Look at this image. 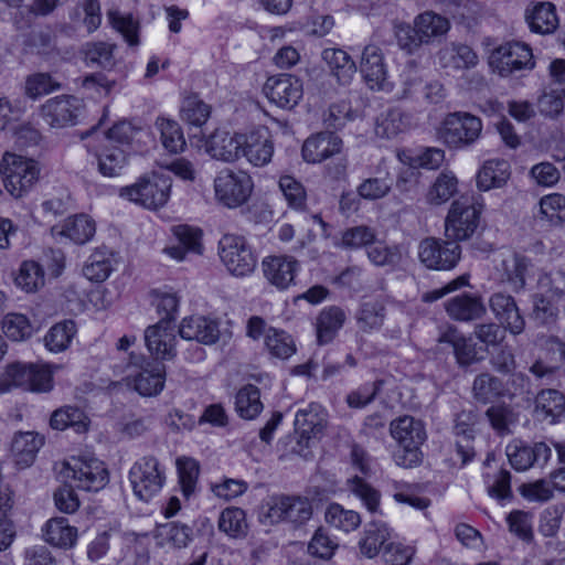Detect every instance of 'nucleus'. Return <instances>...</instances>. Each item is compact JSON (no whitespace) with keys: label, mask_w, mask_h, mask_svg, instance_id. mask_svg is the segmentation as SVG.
I'll use <instances>...</instances> for the list:
<instances>
[{"label":"nucleus","mask_w":565,"mask_h":565,"mask_svg":"<svg viewBox=\"0 0 565 565\" xmlns=\"http://www.w3.org/2000/svg\"><path fill=\"white\" fill-rule=\"evenodd\" d=\"M60 478L71 487L97 492L108 482V471L100 460L86 457H70L55 463Z\"/></svg>","instance_id":"nucleus-1"},{"label":"nucleus","mask_w":565,"mask_h":565,"mask_svg":"<svg viewBox=\"0 0 565 565\" xmlns=\"http://www.w3.org/2000/svg\"><path fill=\"white\" fill-rule=\"evenodd\" d=\"M311 516V502L299 495L274 494L264 500L259 509V521L265 525L288 522L300 526Z\"/></svg>","instance_id":"nucleus-2"},{"label":"nucleus","mask_w":565,"mask_h":565,"mask_svg":"<svg viewBox=\"0 0 565 565\" xmlns=\"http://www.w3.org/2000/svg\"><path fill=\"white\" fill-rule=\"evenodd\" d=\"M12 388L47 393L53 388L52 373L43 365L13 362L0 371V394Z\"/></svg>","instance_id":"nucleus-3"},{"label":"nucleus","mask_w":565,"mask_h":565,"mask_svg":"<svg viewBox=\"0 0 565 565\" xmlns=\"http://www.w3.org/2000/svg\"><path fill=\"white\" fill-rule=\"evenodd\" d=\"M482 131L479 117L465 111H455L445 116L438 129V139L449 149H465L473 145Z\"/></svg>","instance_id":"nucleus-4"},{"label":"nucleus","mask_w":565,"mask_h":565,"mask_svg":"<svg viewBox=\"0 0 565 565\" xmlns=\"http://www.w3.org/2000/svg\"><path fill=\"white\" fill-rule=\"evenodd\" d=\"M0 173L6 190L13 198L20 199L38 182L40 168L33 159L6 152L0 162Z\"/></svg>","instance_id":"nucleus-5"},{"label":"nucleus","mask_w":565,"mask_h":565,"mask_svg":"<svg viewBox=\"0 0 565 565\" xmlns=\"http://www.w3.org/2000/svg\"><path fill=\"white\" fill-rule=\"evenodd\" d=\"M172 180L169 175L151 173L140 177L134 184L120 189V196L149 210H157L168 202Z\"/></svg>","instance_id":"nucleus-6"},{"label":"nucleus","mask_w":565,"mask_h":565,"mask_svg":"<svg viewBox=\"0 0 565 565\" xmlns=\"http://www.w3.org/2000/svg\"><path fill=\"white\" fill-rule=\"evenodd\" d=\"M214 199L226 209H237L246 204L254 190L252 177L242 170H221L213 181Z\"/></svg>","instance_id":"nucleus-7"},{"label":"nucleus","mask_w":565,"mask_h":565,"mask_svg":"<svg viewBox=\"0 0 565 565\" xmlns=\"http://www.w3.org/2000/svg\"><path fill=\"white\" fill-rule=\"evenodd\" d=\"M481 212L482 204L473 196L455 200L445 222L447 238L456 243L469 239L479 225Z\"/></svg>","instance_id":"nucleus-8"},{"label":"nucleus","mask_w":565,"mask_h":565,"mask_svg":"<svg viewBox=\"0 0 565 565\" xmlns=\"http://www.w3.org/2000/svg\"><path fill=\"white\" fill-rule=\"evenodd\" d=\"M218 255L226 269L236 277L248 276L257 264L252 247L241 235H223L218 242Z\"/></svg>","instance_id":"nucleus-9"},{"label":"nucleus","mask_w":565,"mask_h":565,"mask_svg":"<svg viewBox=\"0 0 565 565\" xmlns=\"http://www.w3.org/2000/svg\"><path fill=\"white\" fill-rule=\"evenodd\" d=\"M489 65L493 72L502 77L535 66L532 50L521 42H507L495 47L489 57Z\"/></svg>","instance_id":"nucleus-10"},{"label":"nucleus","mask_w":565,"mask_h":565,"mask_svg":"<svg viewBox=\"0 0 565 565\" xmlns=\"http://www.w3.org/2000/svg\"><path fill=\"white\" fill-rule=\"evenodd\" d=\"M164 479V471L153 456L140 458L129 471L134 493L142 501H149L154 497L161 490Z\"/></svg>","instance_id":"nucleus-11"},{"label":"nucleus","mask_w":565,"mask_h":565,"mask_svg":"<svg viewBox=\"0 0 565 565\" xmlns=\"http://www.w3.org/2000/svg\"><path fill=\"white\" fill-rule=\"evenodd\" d=\"M391 436L397 441L394 461L402 468H414L422 462L420 445L426 439L424 426H391Z\"/></svg>","instance_id":"nucleus-12"},{"label":"nucleus","mask_w":565,"mask_h":565,"mask_svg":"<svg viewBox=\"0 0 565 565\" xmlns=\"http://www.w3.org/2000/svg\"><path fill=\"white\" fill-rule=\"evenodd\" d=\"M494 274L501 282L518 292L524 289L527 278L534 275V264L520 253L504 252L494 260Z\"/></svg>","instance_id":"nucleus-13"},{"label":"nucleus","mask_w":565,"mask_h":565,"mask_svg":"<svg viewBox=\"0 0 565 565\" xmlns=\"http://www.w3.org/2000/svg\"><path fill=\"white\" fill-rule=\"evenodd\" d=\"M130 362L127 369H135L129 372L126 379H132L134 388L142 396H152L160 393L164 385V365L160 362H147L143 365V359L135 353H130Z\"/></svg>","instance_id":"nucleus-14"},{"label":"nucleus","mask_w":565,"mask_h":565,"mask_svg":"<svg viewBox=\"0 0 565 565\" xmlns=\"http://www.w3.org/2000/svg\"><path fill=\"white\" fill-rule=\"evenodd\" d=\"M83 108L82 99L73 95H60L41 105L40 116L50 127L64 128L77 124Z\"/></svg>","instance_id":"nucleus-15"},{"label":"nucleus","mask_w":565,"mask_h":565,"mask_svg":"<svg viewBox=\"0 0 565 565\" xmlns=\"http://www.w3.org/2000/svg\"><path fill=\"white\" fill-rule=\"evenodd\" d=\"M460 255L459 244L451 239L444 242L436 238H425L418 247V257L429 269H452L459 262Z\"/></svg>","instance_id":"nucleus-16"},{"label":"nucleus","mask_w":565,"mask_h":565,"mask_svg":"<svg viewBox=\"0 0 565 565\" xmlns=\"http://www.w3.org/2000/svg\"><path fill=\"white\" fill-rule=\"evenodd\" d=\"M267 98L281 108L290 109L302 98L301 81L290 74L270 76L264 86Z\"/></svg>","instance_id":"nucleus-17"},{"label":"nucleus","mask_w":565,"mask_h":565,"mask_svg":"<svg viewBox=\"0 0 565 565\" xmlns=\"http://www.w3.org/2000/svg\"><path fill=\"white\" fill-rule=\"evenodd\" d=\"M274 154V142L269 130L259 127L244 134L241 158H245L254 167L268 164Z\"/></svg>","instance_id":"nucleus-18"},{"label":"nucleus","mask_w":565,"mask_h":565,"mask_svg":"<svg viewBox=\"0 0 565 565\" xmlns=\"http://www.w3.org/2000/svg\"><path fill=\"white\" fill-rule=\"evenodd\" d=\"M509 462L516 471H525L535 463L545 465L551 455V448L544 443L529 446L522 440H513L505 449Z\"/></svg>","instance_id":"nucleus-19"},{"label":"nucleus","mask_w":565,"mask_h":565,"mask_svg":"<svg viewBox=\"0 0 565 565\" xmlns=\"http://www.w3.org/2000/svg\"><path fill=\"white\" fill-rule=\"evenodd\" d=\"M267 281L279 290H286L295 284L300 265L292 256H268L262 262Z\"/></svg>","instance_id":"nucleus-20"},{"label":"nucleus","mask_w":565,"mask_h":565,"mask_svg":"<svg viewBox=\"0 0 565 565\" xmlns=\"http://www.w3.org/2000/svg\"><path fill=\"white\" fill-rule=\"evenodd\" d=\"M145 341L149 352L156 359L171 360L175 356V334L172 323L167 319H161L154 326H150L145 331Z\"/></svg>","instance_id":"nucleus-21"},{"label":"nucleus","mask_w":565,"mask_h":565,"mask_svg":"<svg viewBox=\"0 0 565 565\" xmlns=\"http://www.w3.org/2000/svg\"><path fill=\"white\" fill-rule=\"evenodd\" d=\"M244 134L216 129L206 140V152L216 160L235 162L241 159Z\"/></svg>","instance_id":"nucleus-22"},{"label":"nucleus","mask_w":565,"mask_h":565,"mask_svg":"<svg viewBox=\"0 0 565 565\" xmlns=\"http://www.w3.org/2000/svg\"><path fill=\"white\" fill-rule=\"evenodd\" d=\"M342 139L332 132H319L309 137L302 146V158L309 163H320L341 153Z\"/></svg>","instance_id":"nucleus-23"},{"label":"nucleus","mask_w":565,"mask_h":565,"mask_svg":"<svg viewBox=\"0 0 565 565\" xmlns=\"http://www.w3.org/2000/svg\"><path fill=\"white\" fill-rule=\"evenodd\" d=\"M220 333L218 322L205 316L186 317L179 327V334L182 339L206 345L216 343Z\"/></svg>","instance_id":"nucleus-24"},{"label":"nucleus","mask_w":565,"mask_h":565,"mask_svg":"<svg viewBox=\"0 0 565 565\" xmlns=\"http://www.w3.org/2000/svg\"><path fill=\"white\" fill-rule=\"evenodd\" d=\"M44 445V437L36 431H19L11 443V455L19 469L33 465L36 455Z\"/></svg>","instance_id":"nucleus-25"},{"label":"nucleus","mask_w":565,"mask_h":565,"mask_svg":"<svg viewBox=\"0 0 565 565\" xmlns=\"http://www.w3.org/2000/svg\"><path fill=\"white\" fill-rule=\"evenodd\" d=\"M360 70L370 88H384L386 82V66L382 50L379 46L370 44L364 47Z\"/></svg>","instance_id":"nucleus-26"},{"label":"nucleus","mask_w":565,"mask_h":565,"mask_svg":"<svg viewBox=\"0 0 565 565\" xmlns=\"http://www.w3.org/2000/svg\"><path fill=\"white\" fill-rule=\"evenodd\" d=\"M535 418L556 424L565 422V396L556 390H542L535 398Z\"/></svg>","instance_id":"nucleus-27"},{"label":"nucleus","mask_w":565,"mask_h":565,"mask_svg":"<svg viewBox=\"0 0 565 565\" xmlns=\"http://www.w3.org/2000/svg\"><path fill=\"white\" fill-rule=\"evenodd\" d=\"M490 308L495 317L512 334H520L523 332L525 321L521 316L513 297L501 292L494 294L490 298Z\"/></svg>","instance_id":"nucleus-28"},{"label":"nucleus","mask_w":565,"mask_h":565,"mask_svg":"<svg viewBox=\"0 0 565 565\" xmlns=\"http://www.w3.org/2000/svg\"><path fill=\"white\" fill-rule=\"evenodd\" d=\"M95 222L85 214L67 217L62 225L52 227L55 237H64L75 244L87 243L95 234Z\"/></svg>","instance_id":"nucleus-29"},{"label":"nucleus","mask_w":565,"mask_h":565,"mask_svg":"<svg viewBox=\"0 0 565 565\" xmlns=\"http://www.w3.org/2000/svg\"><path fill=\"white\" fill-rule=\"evenodd\" d=\"M439 64L445 68L470 70L477 66L479 57L467 44L451 42L438 52Z\"/></svg>","instance_id":"nucleus-30"},{"label":"nucleus","mask_w":565,"mask_h":565,"mask_svg":"<svg viewBox=\"0 0 565 565\" xmlns=\"http://www.w3.org/2000/svg\"><path fill=\"white\" fill-rule=\"evenodd\" d=\"M386 302L383 298L364 299L355 313L358 328L365 333L379 331L385 321Z\"/></svg>","instance_id":"nucleus-31"},{"label":"nucleus","mask_w":565,"mask_h":565,"mask_svg":"<svg viewBox=\"0 0 565 565\" xmlns=\"http://www.w3.org/2000/svg\"><path fill=\"white\" fill-rule=\"evenodd\" d=\"M525 20L531 31L540 34L553 33L558 26L555 6L551 2H534L525 9Z\"/></svg>","instance_id":"nucleus-32"},{"label":"nucleus","mask_w":565,"mask_h":565,"mask_svg":"<svg viewBox=\"0 0 565 565\" xmlns=\"http://www.w3.org/2000/svg\"><path fill=\"white\" fill-rule=\"evenodd\" d=\"M322 60L339 84L348 85L356 74V65L352 57L341 49L329 47L322 52Z\"/></svg>","instance_id":"nucleus-33"},{"label":"nucleus","mask_w":565,"mask_h":565,"mask_svg":"<svg viewBox=\"0 0 565 565\" xmlns=\"http://www.w3.org/2000/svg\"><path fill=\"white\" fill-rule=\"evenodd\" d=\"M173 233L179 241V245L170 246L164 252L177 260H183L186 252L202 254V231L189 225L174 226Z\"/></svg>","instance_id":"nucleus-34"},{"label":"nucleus","mask_w":565,"mask_h":565,"mask_svg":"<svg viewBox=\"0 0 565 565\" xmlns=\"http://www.w3.org/2000/svg\"><path fill=\"white\" fill-rule=\"evenodd\" d=\"M447 313L458 321H470L481 318L486 312L481 299L469 294H461L446 302Z\"/></svg>","instance_id":"nucleus-35"},{"label":"nucleus","mask_w":565,"mask_h":565,"mask_svg":"<svg viewBox=\"0 0 565 565\" xmlns=\"http://www.w3.org/2000/svg\"><path fill=\"white\" fill-rule=\"evenodd\" d=\"M392 539V530L385 522L372 521L365 525L363 536L359 542L361 553L372 558Z\"/></svg>","instance_id":"nucleus-36"},{"label":"nucleus","mask_w":565,"mask_h":565,"mask_svg":"<svg viewBox=\"0 0 565 565\" xmlns=\"http://www.w3.org/2000/svg\"><path fill=\"white\" fill-rule=\"evenodd\" d=\"M347 317L339 307H329L323 309L316 321L317 341L319 344L330 343L338 331L343 327Z\"/></svg>","instance_id":"nucleus-37"},{"label":"nucleus","mask_w":565,"mask_h":565,"mask_svg":"<svg viewBox=\"0 0 565 565\" xmlns=\"http://www.w3.org/2000/svg\"><path fill=\"white\" fill-rule=\"evenodd\" d=\"M510 177V164L503 159L488 160L477 174V186L481 191L500 188Z\"/></svg>","instance_id":"nucleus-38"},{"label":"nucleus","mask_w":565,"mask_h":565,"mask_svg":"<svg viewBox=\"0 0 565 565\" xmlns=\"http://www.w3.org/2000/svg\"><path fill=\"white\" fill-rule=\"evenodd\" d=\"M44 537L53 546L71 548L77 541V529L66 518H53L45 524Z\"/></svg>","instance_id":"nucleus-39"},{"label":"nucleus","mask_w":565,"mask_h":565,"mask_svg":"<svg viewBox=\"0 0 565 565\" xmlns=\"http://www.w3.org/2000/svg\"><path fill=\"white\" fill-rule=\"evenodd\" d=\"M154 128L160 135L163 148L170 153H179L185 148V139L181 126L173 119L158 117Z\"/></svg>","instance_id":"nucleus-40"},{"label":"nucleus","mask_w":565,"mask_h":565,"mask_svg":"<svg viewBox=\"0 0 565 565\" xmlns=\"http://www.w3.org/2000/svg\"><path fill=\"white\" fill-rule=\"evenodd\" d=\"M458 191V179L454 172L445 170L438 174L426 193V201L431 205L448 202Z\"/></svg>","instance_id":"nucleus-41"},{"label":"nucleus","mask_w":565,"mask_h":565,"mask_svg":"<svg viewBox=\"0 0 565 565\" xmlns=\"http://www.w3.org/2000/svg\"><path fill=\"white\" fill-rule=\"evenodd\" d=\"M414 24L424 44H428L433 39L446 34L450 28L448 19L433 11H426L417 15Z\"/></svg>","instance_id":"nucleus-42"},{"label":"nucleus","mask_w":565,"mask_h":565,"mask_svg":"<svg viewBox=\"0 0 565 565\" xmlns=\"http://www.w3.org/2000/svg\"><path fill=\"white\" fill-rule=\"evenodd\" d=\"M394 179L386 168H379L376 175L365 179L359 186L358 193L361 198L370 201L386 196Z\"/></svg>","instance_id":"nucleus-43"},{"label":"nucleus","mask_w":565,"mask_h":565,"mask_svg":"<svg viewBox=\"0 0 565 565\" xmlns=\"http://www.w3.org/2000/svg\"><path fill=\"white\" fill-rule=\"evenodd\" d=\"M235 409L242 419H255L263 409L258 387L252 384L242 387L236 394Z\"/></svg>","instance_id":"nucleus-44"},{"label":"nucleus","mask_w":565,"mask_h":565,"mask_svg":"<svg viewBox=\"0 0 565 565\" xmlns=\"http://www.w3.org/2000/svg\"><path fill=\"white\" fill-rule=\"evenodd\" d=\"M175 466L182 494L188 499L196 491L200 463L192 457L181 456L177 458Z\"/></svg>","instance_id":"nucleus-45"},{"label":"nucleus","mask_w":565,"mask_h":565,"mask_svg":"<svg viewBox=\"0 0 565 565\" xmlns=\"http://www.w3.org/2000/svg\"><path fill=\"white\" fill-rule=\"evenodd\" d=\"M44 269L35 260H24L14 278L15 285L25 292H35L44 286Z\"/></svg>","instance_id":"nucleus-46"},{"label":"nucleus","mask_w":565,"mask_h":565,"mask_svg":"<svg viewBox=\"0 0 565 565\" xmlns=\"http://www.w3.org/2000/svg\"><path fill=\"white\" fill-rule=\"evenodd\" d=\"M265 347L270 355L286 360L296 353V343L284 330L268 328L265 335Z\"/></svg>","instance_id":"nucleus-47"},{"label":"nucleus","mask_w":565,"mask_h":565,"mask_svg":"<svg viewBox=\"0 0 565 565\" xmlns=\"http://www.w3.org/2000/svg\"><path fill=\"white\" fill-rule=\"evenodd\" d=\"M98 170L105 177H116L120 174L127 162L126 152L118 146L104 145L102 151L97 154Z\"/></svg>","instance_id":"nucleus-48"},{"label":"nucleus","mask_w":565,"mask_h":565,"mask_svg":"<svg viewBox=\"0 0 565 565\" xmlns=\"http://www.w3.org/2000/svg\"><path fill=\"white\" fill-rule=\"evenodd\" d=\"M113 269L111 255L104 250H96L86 260L83 275L93 282H103Z\"/></svg>","instance_id":"nucleus-49"},{"label":"nucleus","mask_w":565,"mask_h":565,"mask_svg":"<svg viewBox=\"0 0 565 565\" xmlns=\"http://www.w3.org/2000/svg\"><path fill=\"white\" fill-rule=\"evenodd\" d=\"M76 333V326L72 320H65L51 327L44 337L45 347L51 352L66 350Z\"/></svg>","instance_id":"nucleus-50"},{"label":"nucleus","mask_w":565,"mask_h":565,"mask_svg":"<svg viewBox=\"0 0 565 565\" xmlns=\"http://www.w3.org/2000/svg\"><path fill=\"white\" fill-rule=\"evenodd\" d=\"M324 519L331 526L347 533L356 530L361 524V516L358 512L345 510L338 503H331L327 508Z\"/></svg>","instance_id":"nucleus-51"},{"label":"nucleus","mask_w":565,"mask_h":565,"mask_svg":"<svg viewBox=\"0 0 565 565\" xmlns=\"http://www.w3.org/2000/svg\"><path fill=\"white\" fill-rule=\"evenodd\" d=\"M218 530L232 539L243 537L247 533L246 514L241 508H226L218 518Z\"/></svg>","instance_id":"nucleus-52"},{"label":"nucleus","mask_w":565,"mask_h":565,"mask_svg":"<svg viewBox=\"0 0 565 565\" xmlns=\"http://www.w3.org/2000/svg\"><path fill=\"white\" fill-rule=\"evenodd\" d=\"M359 113L353 109L349 99L332 103L323 115V122L328 128L341 129L349 121L358 118Z\"/></svg>","instance_id":"nucleus-53"},{"label":"nucleus","mask_w":565,"mask_h":565,"mask_svg":"<svg viewBox=\"0 0 565 565\" xmlns=\"http://www.w3.org/2000/svg\"><path fill=\"white\" fill-rule=\"evenodd\" d=\"M278 185L289 207L295 211L306 210L307 192L300 181L286 174L279 178Z\"/></svg>","instance_id":"nucleus-54"},{"label":"nucleus","mask_w":565,"mask_h":565,"mask_svg":"<svg viewBox=\"0 0 565 565\" xmlns=\"http://www.w3.org/2000/svg\"><path fill=\"white\" fill-rule=\"evenodd\" d=\"M192 530L186 524L178 522L166 523L158 529V539L161 545H170L175 548L185 547L191 541Z\"/></svg>","instance_id":"nucleus-55"},{"label":"nucleus","mask_w":565,"mask_h":565,"mask_svg":"<svg viewBox=\"0 0 565 565\" xmlns=\"http://www.w3.org/2000/svg\"><path fill=\"white\" fill-rule=\"evenodd\" d=\"M114 49L115 45L105 42L87 43L83 51L85 63L110 70L115 65Z\"/></svg>","instance_id":"nucleus-56"},{"label":"nucleus","mask_w":565,"mask_h":565,"mask_svg":"<svg viewBox=\"0 0 565 565\" xmlns=\"http://www.w3.org/2000/svg\"><path fill=\"white\" fill-rule=\"evenodd\" d=\"M376 239V232L374 228L366 225H359L347 228L338 244L339 247L347 249H359L362 247H370Z\"/></svg>","instance_id":"nucleus-57"},{"label":"nucleus","mask_w":565,"mask_h":565,"mask_svg":"<svg viewBox=\"0 0 565 565\" xmlns=\"http://www.w3.org/2000/svg\"><path fill=\"white\" fill-rule=\"evenodd\" d=\"M12 505L11 492L0 488V552L11 545L15 535L14 526L8 518V512L12 509Z\"/></svg>","instance_id":"nucleus-58"},{"label":"nucleus","mask_w":565,"mask_h":565,"mask_svg":"<svg viewBox=\"0 0 565 565\" xmlns=\"http://www.w3.org/2000/svg\"><path fill=\"white\" fill-rule=\"evenodd\" d=\"M367 257L375 266H397L403 258L402 248L397 245L387 246L382 243L370 245L366 249Z\"/></svg>","instance_id":"nucleus-59"},{"label":"nucleus","mask_w":565,"mask_h":565,"mask_svg":"<svg viewBox=\"0 0 565 565\" xmlns=\"http://www.w3.org/2000/svg\"><path fill=\"white\" fill-rule=\"evenodd\" d=\"M2 331L12 341H23L31 337L33 328L22 313H8L2 320Z\"/></svg>","instance_id":"nucleus-60"},{"label":"nucleus","mask_w":565,"mask_h":565,"mask_svg":"<svg viewBox=\"0 0 565 565\" xmlns=\"http://www.w3.org/2000/svg\"><path fill=\"white\" fill-rule=\"evenodd\" d=\"M108 19L130 46L139 44V22L131 14H121L118 11H109Z\"/></svg>","instance_id":"nucleus-61"},{"label":"nucleus","mask_w":565,"mask_h":565,"mask_svg":"<svg viewBox=\"0 0 565 565\" xmlns=\"http://www.w3.org/2000/svg\"><path fill=\"white\" fill-rule=\"evenodd\" d=\"M509 531L520 540L531 543L534 539L533 515L522 510H513L507 516Z\"/></svg>","instance_id":"nucleus-62"},{"label":"nucleus","mask_w":565,"mask_h":565,"mask_svg":"<svg viewBox=\"0 0 565 565\" xmlns=\"http://www.w3.org/2000/svg\"><path fill=\"white\" fill-rule=\"evenodd\" d=\"M539 215L552 224H561L565 220V196L552 193L543 196L539 202Z\"/></svg>","instance_id":"nucleus-63"},{"label":"nucleus","mask_w":565,"mask_h":565,"mask_svg":"<svg viewBox=\"0 0 565 565\" xmlns=\"http://www.w3.org/2000/svg\"><path fill=\"white\" fill-rule=\"evenodd\" d=\"M349 488L363 502L369 512L376 513L380 511V492L362 478L354 476L349 480Z\"/></svg>","instance_id":"nucleus-64"}]
</instances>
